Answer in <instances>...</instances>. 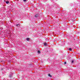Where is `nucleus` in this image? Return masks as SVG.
Segmentation results:
<instances>
[{
  "mask_svg": "<svg viewBox=\"0 0 80 80\" xmlns=\"http://www.w3.org/2000/svg\"><path fill=\"white\" fill-rule=\"evenodd\" d=\"M44 46H47V43H46V42L44 43Z\"/></svg>",
  "mask_w": 80,
  "mask_h": 80,
  "instance_id": "20e7f679",
  "label": "nucleus"
},
{
  "mask_svg": "<svg viewBox=\"0 0 80 80\" xmlns=\"http://www.w3.org/2000/svg\"><path fill=\"white\" fill-rule=\"evenodd\" d=\"M48 76H49V77H52V76H51V75H50V74H48Z\"/></svg>",
  "mask_w": 80,
  "mask_h": 80,
  "instance_id": "423d86ee",
  "label": "nucleus"
},
{
  "mask_svg": "<svg viewBox=\"0 0 80 80\" xmlns=\"http://www.w3.org/2000/svg\"><path fill=\"white\" fill-rule=\"evenodd\" d=\"M66 62H65L64 63V64H66Z\"/></svg>",
  "mask_w": 80,
  "mask_h": 80,
  "instance_id": "f8f14e48",
  "label": "nucleus"
},
{
  "mask_svg": "<svg viewBox=\"0 0 80 80\" xmlns=\"http://www.w3.org/2000/svg\"><path fill=\"white\" fill-rule=\"evenodd\" d=\"M74 62V61H73V60H72L71 62L72 63H73Z\"/></svg>",
  "mask_w": 80,
  "mask_h": 80,
  "instance_id": "1a4fd4ad",
  "label": "nucleus"
},
{
  "mask_svg": "<svg viewBox=\"0 0 80 80\" xmlns=\"http://www.w3.org/2000/svg\"><path fill=\"white\" fill-rule=\"evenodd\" d=\"M6 3H7V4H8V3H10V2H9V1H6Z\"/></svg>",
  "mask_w": 80,
  "mask_h": 80,
  "instance_id": "7ed1b4c3",
  "label": "nucleus"
},
{
  "mask_svg": "<svg viewBox=\"0 0 80 80\" xmlns=\"http://www.w3.org/2000/svg\"><path fill=\"white\" fill-rule=\"evenodd\" d=\"M12 75H13V73H11L10 75H9V77L11 78Z\"/></svg>",
  "mask_w": 80,
  "mask_h": 80,
  "instance_id": "f257e3e1",
  "label": "nucleus"
},
{
  "mask_svg": "<svg viewBox=\"0 0 80 80\" xmlns=\"http://www.w3.org/2000/svg\"><path fill=\"white\" fill-rule=\"evenodd\" d=\"M16 27H19V26H20V24H16Z\"/></svg>",
  "mask_w": 80,
  "mask_h": 80,
  "instance_id": "39448f33",
  "label": "nucleus"
},
{
  "mask_svg": "<svg viewBox=\"0 0 80 80\" xmlns=\"http://www.w3.org/2000/svg\"><path fill=\"white\" fill-rule=\"evenodd\" d=\"M69 50L70 51H72V48H69Z\"/></svg>",
  "mask_w": 80,
  "mask_h": 80,
  "instance_id": "6e6552de",
  "label": "nucleus"
},
{
  "mask_svg": "<svg viewBox=\"0 0 80 80\" xmlns=\"http://www.w3.org/2000/svg\"><path fill=\"white\" fill-rule=\"evenodd\" d=\"M35 17H36V18L37 17H38V14H36L35 16Z\"/></svg>",
  "mask_w": 80,
  "mask_h": 80,
  "instance_id": "f03ea898",
  "label": "nucleus"
},
{
  "mask_svg": "<svg viewBox=\"0 0 80 80\" xmlns=\"http://www.w3.org/2000/svg\"><path fill=\"white\" fill-rule=\"evenodd\" d=\"M38 53H40V51H38Z\"/></svg>",
  "mask_w": 80,
  "mask_h": 80,
  "instance_id": "9d476101",
  "label": "nucleus"
},
{
  "mask_svg": "<svg viewBox=\"0 0 80 80\" xmlns=\"http://www.w3.org/2000/svg\"><path fill=\"white\" fill-rule=\"evenodd\" d=\"M23 1H24V2H26V1H27V0H23Z\"/></svg>",
  "mask_w": 80,
  "mask_h": 80,
  "instance_id": "9b49d317",
  "label": "nucleus"
},
{
  "mask_svg": "<svg viewBox=\"0 0 80 80\" xmlns=\"http://www.w3.org/2000/svg\"><path fill=\"white\" fill-rule=\"evenodd\" d=\"M4 80H5V79H4Z\"/></svg>",
  "mask_w": 80,
  "mask_h": 80,
  "instance_id": "ddd939ff",
  "label": "nucleus"
},
{
  "mask_svg": "<svg viewBox=\"0 0 80 80\" xmlns=\"http://www.w3.org/2000/svg\"><path fill=\"white\" fill-rule=\"evenodd\" d=\"M27 41H30V38H27Z\"/></svg>",
  "mask_w": 80,
  "mask_h": 80,
  "instance_id": "0eeeda50",
  "label": "nucleus"
}]
</instances>
